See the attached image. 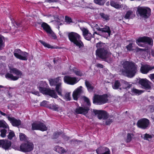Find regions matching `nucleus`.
Returning <instances> with one entry per match:
<instances>
[{
    "label": "nucleus",
    "instance_id": "obj_1",
    "mask_svg": "<svg viewBox=\"0 0 154 154\" xmlns=\"http://www.w3.org/2000/svg\"><path fill=\"white\" fill-rule=\"evenodd\" d=\"M124 69L120 70L121 74L124 75L132 78L137 71V65L132 61H125L122 64Z\"/></svg>",
    "mask_w": 154,
    "mask_h": 154
},
{
    "label": "nucleus",
    "instance_id": "obj_2",
    "mask_svg": "<svg viewBox=\"0 0 154 154\" xmlns=\"http://www.w3.org/2000/svg\"><path fill=\"white\" fill-rule=\"evenodd\" d=\"M96 54L100 58L108 63H110L111 61L110 58L111 54L106 48H98L96 51Z\"/></svg>",
    "mask_w": 154,
    "mask_h": 154
},
{
    "label": "nucleus",
    "instance_id": "obj_3",
    "mask_svg": "<svg viewBox=\"0 0 154 154\" xmlns=\"http://www.w3.org/2000/svg\"><path fill=\"white\" fill-rule=\"evenodd\" d=\"M9 69V72H8L5 75L6 78L15 81L22 75L21 71L16 68L10 67Z\"/></svg>",
    "mask_w": 154,
    "mask_h": 154
},
{
    "label": "nucleus",
    "instance_id": "obj_4",
    "mask_svg": "<svg viewBox=\"0 0 154 154\" xmlns=\"http://www.w3.org/2000/svg\"><path fill=\"white\" fill-rule=\"evenodd\" d=\"M69 40L74 44L80 48L84 46L83 42L80 40V36L76 33L72 32L69 33L68 35Z\"/></svg>",
    "mask_w": 154,
    "mask_h": 154
},
{
    "label": "nucleus",
    "instance_id": "obj_5",
    "mask_svg": "<svg viewBox=\"0 0 154 154\" xmlns=\"http://www.w3.org/2000/svg\"><path fill=\"white\" fill-rule=\"evenodd\" d=\"M60 77H59L56 79H51L49 81L50 85L51 86L56 85L55 89L58 94L62 96V88L61 83V80L60 79Z\"/></svg>",
    "mask_w": 154,
    "mask_h": 154
},
{
    "label": "nucleus",
    "instance_id": "obj_6",
    "mask_svg": "<svg viewBox=\"0 0 154 154\" xmlns=\"http://www.w3.org/2000/svg\"><path fill=\"white\" fill-rule=\"evenodd\" d=\"M137 11L139 16L144 19L148 18L150 15L151 9L148 7L139 6Z\"/></svg>",
    "mask_w": 154,
    "mask_h": 154
},
{
    "label": "nucleus",
    "instance_id": "obj_7",
    "mask_svg": "<svg viewBox=\"0 0 154 154\" xmlns=\"http://www.w3.org/2000/svg\"><path fill=\"white\" fill-rule=\"evenodd\" d=\"M84 101L86 103L87 106H85L84 107H79L75 109V112L77 114H83L85 115L88 113L89 110V107L91 106V103L89 99L86 97H84Z\"/></svg>",
    "mask_w": 154,
    "mask_h": 154
},
{
    "label": "nucleus",
    "instance_id": "obj_8",
    "mask_svg": "<svg viewBox=\"0 0 154 154\" xmlns=\"http://www.w3.org/2000/svg\"><path fill=\"white\" fill-rule=\"evenodd\" d=\"M106 94L103 95H95L93 98V103L97 105H101L106 103L108 101Z\"/></svg>",
    "mask_w": 154,
    "mask_h": 154
},
{
    "label": "nucleus",
    "instance_id": "obj_9",
    "mask_svg": "<svg viewBox=\"0 0 154 154\" xmlns=\"http://www.w3.org/2000/svg\"><path fill=\"white\" fill-rule=\"evenodd\" d=\"M34 145L32 143L27 142L22 144L20 147L17 148L16 149L26 152L32 151L33 149Z\"/></svg>",
    "mask_w": 154,
    "mask_h": 154
},
{
    "label": "nucleus",
    "instance_id": "obj_10",
    "mask_svg": "<svg viewBox=\"0 0 154 154\" xmlns=\"http://www.w3.org/2000/svg\"><path fill=\"white\" fill-rule=\"evenodd\" d=\"M14 56L20 60H26L28 54L26 52H23L19 49L15 50L14 52Z\"/></svg>",
    "mask_w": 154,
    "mask_h": 154
},
{
    "label": "nucleus",
    "instance_id": "obj_11",
    "mask_svg": "<svg viewBox=\"0 0 154 154\" xmlns=\"http://www.w3.org/2000/svg\"><path fill=\"white\" fill-rule=\"evenodd\" d=\"M38 88L41 92L44 94L48 95L51 97L55 98L58 97L56 93L55 92L54 90H51L50 89L43 88L42 87H39Z\"/></svg>",
    "mask_w": 154,
    "mask_h": 154
},
{
    "label": "nucleus",
    "instance_id": "obj_12",
    "mask_svg": "<svg viewBox=\"0 0 154 154\" xmlns=\"http://www.w3.org/2000/svg\"><path fill=\"white\" fill-rule=\"evenodd\" d=\"M136 43L140 46L144 47L143 43L146 42L150 45L152 44V41L151 38L148 37H144L138 38L136 41Z\"/></svg>",
    "mask_w": 154,
    "mask_h": 154
},
{
    "label": "nucleus",
    "instance_id": "obj_13",
    "mask_svg": "<svg viewBox=\"0 0 154 154\" xmlns=\"http://www.w3.org/2000/svg\"><path fill=\"white\" fill-rule=\"evenodd\" d=\"M32 129L40 130L42 131L47 130V128L43 123L40 122H35L32 124Z\"/></svg>",
    "mask_w": 154,
    "mask_h": 154
},
{
    "label": "nucleus",
    "instance_id": "obj_14",
    "mask_svg": "<svg viewBox=\"0 0 154 154\" xmlns=\"http://www.w3.org/2000/svg\"><path fill=\"white\" fill-rule=\"evenodd\" d=\"M149 124V120L146 118L139 120L137 123L138 127L142 129H145L147 128Z\"/></svg>",
    "mask_w": 154,
    "mask_h": 154
},
{
    "label": "nucleus",
    "instance_id": "obj_15",
    "mask_svg": "<svg viewBox=\"0 0 154 154\" xmlns=\"http://www.w3.org/2000/svg\"><path fill=\"white\" fill-rule=\"evenodd\" d=\"M64 82L68 84L73 85L77 83L79 80L76 77H71L69 76H65L63 78Z\"/></svg>",
    "mask_w": 154,
    "mask_h": 154
},
{
    "label": "nucleus",
    "instance_id": "obj_16",
    "mask_svg": "<svg viewBox=\"0 0 154 154\" xmlns=\"http://www.w3.org/2000/svg\"><path fill=\"white\" fill-rule=\"evenodd\" d=\"M139 84L143 88L146 89H151V83L146 79H141L139 81Z\"/></svg>",
    "mask_w": 154,
    "mask_h": 154
},
{
    "label": "nucleus",
    "instance_id": "obj_17",
    "mask_svg": "<svg viewBox=\"0 0 154 154\" xmlns=\"http://www.w3.org/2000/svg\"><path fill=\"white\" fill-rule=\"evenodd\" d=\"M11 145V141L6 140H0V147L5 150L9 149Z\"/></svg>",
    "mask_w": 154,
    "mask_h": 154
},
{
    "label": "nucleus",
    "instance_id": "obj_18",
    "mask_svg": "<svg viewBox=\"0 0 154 154\" xmlns=\"http://www.w3.org/2000/svg\"><path fill=\"white\" fill-rule=\"evenodd\" d=\"M41 27L43 28V29L45 30L48 34L53 37L54 38H56L54 34L51 29L50 26L47 23L45 22L41 24Z\"/></svg>",
    "mask_w": 154,
    "mask_h": 154
},
{
    "label": "nucleus",
    "instance_id": "obj_19",
    "mask_svg": "<svg viewBox=\"0 0 154 154\" xmlns=\"http://www.w3.org/2000/svg\"><path fill=\"white\" fill-rule=\"evenodd\" d=\"M93 112L95 114H98V117L99 119H106L108 118V114L107 113L103 111H98L94 109Z\"/></svg>",
    "mask_w": 154,
    "mask_h": 154
},
{
    "label": "nucleus",
    "instance_id": "obj_20",
    "mask_svg": "<svg viewBox=\"0 0 154 154\" xmlns=\"http://www.w3.org/2000/svg\"><path fill=\"white\" fill-rule=\"evenodd\" d=\"M154 69V66H151L148 65H142L140 67L141 72L144 74H146L149 71Z\"/></svg>",
    "mask_w": 154,
    "mask_h": 154
},
{
    "label": "nucleus",
    "instance_id": "obj_21",
    "mask_svg": "<svg viewBox=\"0 0 154 154\" xmlns=\"http://www.w3.org/2000/svg\"><path fill=\"white\" fill-rule=\"evenodd\" d=\"M82 86H80L73 92L72 96L74 100H77L80 94L83 93V91L82 90Z\"/></svg>",
    "mask_w": 154,
    "mask_h": 154
},
{
    "label": "nucleus",
    "instance_id": "obj_22",
    "mask_svg": "<svg viewBox=\"0 0 154 154\" xmlns=\"http://www.w3.org/2000/svg\"><path fill=\"white\" fill-rule=\"evenodd\" d=\"M7 118L13 126H18L21 124V122L20 120H17L14 117H11L9 116H8Z\"/></svg>",
    "mask_w": 154,
    "mask_h": 154
},
{
    "label": "nucleus",
    "instance_id": "obj_23",
    "mask_svg": "<svg viewBox=\"0 0 154 154\" xmlns=\"http://www.w3.org/2000/svg\"><path fill=\"white\" fill-rule=\"evenodd\" d=\"M83 35L85 39L88 40H90L92 36L90 33L89 32L88 30L84 28L82 30Z\"/></svg>",
    "mask_w": 154,
    "mask_h": 154
},
{
    "label": "nucleus",
    "instance_id": "obj_24",
    "mask_svg": "<svg viewBox=\"0 0 154 154\" xmlns=\"http://www.w3.org/2000/svg\"><path fill=\"white\" fill-rule=\"evenodd\" d=\"M100 31L102 32H106L107 37L109 36L110 35L111 31L109 26H105L103 28H100Z\"/></svg>",
    "mask_w": 154,
    "mask_h": 154
},
{
    "label": "nucleus",
    "instance_id": "obj_25",
    "mask_svg": "<svg viewBox=\"0 0 154 154\" xmlns=\"http://www.w3.org/2000/svg\"><path fill=\"white\" fill-rule=\"evenodd\" d=\"M110 4L111 5L116 9H119L121 7H123L122 5H119L115 1L111 0L110 1Z\"/></svg>",
    "mask_w": 154,
    "mask_h": 154
},
{
    "label": "nucleus",
    "instance_id": "obj_26",
    "mask_svg": "<svg viewBox=\"0 0 154 154\" xmlns=\"http://www.w3.org/2000/svg\"><path fill=\"white\" fill-rule=\"evenodd\" d=\"M1 128L8 129L9 130V127L8 125L4 120H0V129Z\"/></svg>",
    "mask_w": 154,
    "mask_h": 154
},
{
    "label": "nucleus",
    "instance_id": "obj_27",
    "mask_svg": "<svg viewBox=\"0 0 154 154\" xmlns=\"http://www.w3.org/2000/svg\"><path fill=\"white\" fill-rule=\"evenodd\" d=\"M54 149L57 152L60 154L63 153L65 152V150L64 148L58 146H56L54 148Z\"/></svg>",
    "mask_w": 154,
    "mask_h": 154
},
{
    "label": "nucleus",
    "instance_id": "obj_28",
    "mask_svg": "<svg viewBox=\"0 0 154 154\" xmlns=\"http://www.w3.org/2000/svg\"><path fill=\"white\" fill-rule=\"evenodd\" d=\"M133 14V12L131 11H128L127 12L125 16H124V17L126 19L132 18V15Z\"/></svg>",
    "mask_w": 154,
    "mask_h": 154
},
{
    "label": "nucleus",
    "instance_id": "obj_29",
    "mask_svg": "<svg viewBox=\"0 0 154 154\" xmlns=\"http://www.w3.org/2000/svg\"><path fill=\"white\" fill-rule=\"evenodd\" d=\"M85 83L88 90L90 92L92 91L93 90V86L91 85L89 82L88 81L86 80L85 81Z\"/></svg>",
    "mask_w": 154,
    "mask_h": 154
},
{
    "label": "nucleus",
    "instance_id": "obj_30",
    "mask_svg": "<svg viewBox=\"0 0 154 154\" xmlns=\"http://www.w3.org/2000/svg\"><path fill=\"white\" fill-rule=\"evenodd\" d=\"M48 107L49 109H52L54 110L58 111L59 107L58 105L56 104H50L48 106Z\"/></svg>",
    "mask_w": 154,
    "mask_h": 154
},
{
    "label": "nucleus",
    "instance_id": "obj_31",
    "mask_svg": "<svg viewBox=\"0 0 154 154\" xmlns=\"http://www.w3.org/2000/svg\"><path fill=\"white\" fill-rule=\"evenodd\" d=\"M131 91L133 93L138 95L140 94L143 92L142 90L137 89L134 88L131 89Z\"/></svg>",
    "mask_w": 154,
    "mask_h": 154
},
{
    "label": "nucleus",
    "instance_id": "obj_32",
    "mask_svg": "<svg viewBox=\"0 0 154 154\" xmlns=\"http://www.w3.org/2000/svg\"><path fill=\"white\" fill-rule=\"evenodd\" d=\"M120 85V82L118 80H116L114 84L112 85V87L114 89H117Z\"/></svg>",
    "mask_w": 154,
    "mask_h": 154
},
{
    "label": "nucleus",
    "instance_id": "obj_33",
    "mask_svg": "<svg viewBox=\"0 0 154 154\" xmlns=\"http://www.w3.org/2000/svg\"><path fill=\"white\" fill-rule=\"evenodd\" d=\"M7 129L3 128L0 129L1 132L0 136L2 137H4L6 136V133L7 132Z\"/></svg>",
    "mask_w": 154,
    "mask_h": 154
},
{
    "label": "nucleus",
    "instance_id": "obj_34",
    "mask_svg": "<svg viewBox=\"0 0 154 154\" xmlns=\"http://www.w3.org/2000/svg\"><path fill=\"white\" fill-rule=\"evenodd\" d=\"M134 136V134L132 133H128L127 135V138L126 141L127 143L130 142L132 138Z\"/></svg>",
    "mask_w": 154,
    "mask_h": 154
},
{
    "label": "nucleus",
    "instance_id": "obj_35",
    "mask_svg": "<svg viewBox=\"0 0 154 154\" xmlns=\"http://www.w3.org/2000/svg\"><path fill=\"white\" fill-rule=\"evenodd\" d=\"M123 86L124 88L128 89L130 88L132 86L131 84H130L128 82L124 81Z\"/></svg>",
    "mask_w": 154,
    "mask_h": 154
},
{
    "label": "nucleus",
    "instance_id": "obj_36",
    "mask_svg": "<svg viewBox=\"0 0 154 154\" xmlns=\"http://www.w3.org/2000/svg\"><path fill=\"white\" fill-rule=\"evenodd\" d=\"M73 72L76 75L78 76H81L85 75V73L81 71L80 70H74Z\"/></svg>",
    "mask_w": 154,
    "mask_h": 154
},
{
    "label": "nucleus",
    "instance_id": "obj_37",
    "mask_svg": "<svg viewBox=\"0 0 154 154\" xmlns=\"http://www.w3.org/2000/svg\"><path fill=\"white\" fill-rule=\"evenodd\" d=\"M100 15L102 18L106 20H109V16L107 14L101 13H100Z\"/></svg>",
    "mask_w": 154,
    "mask_h": 154
},
{
    "label": "nucleus",
    "instance_id": "obj_38",
    "mask_svg": "<svg viewBox=\"0 0 154 154\" xmlns=\"http://www.w3.org/2000/svg\"><path fill=\"white\" fill-rule=\"evenodd\" d=\"M63 98L66 100H70L71 99L70 97V93L66 92L63 96Z\"/></svg>",
    "mask_w": 154,
    "mask_h": 154
},
{
    "label": "nucleus",
    "instance_id": "obj_39",
    "mask_svg": "<svg viewBox=\"0 0 154 154\" xmlns=\"http://www.w3.org/2000/svg\"><path fill=\"white\" fill-rule=\"evenodd\" d=\"M39 42H41V43L45 47H47L48 48H53L52 47H51V46L50 45L47 44L45 42L41 40H40Z\"/></svg>",
    "mask_w": 154,
    "mask_h": 154
},
{
    "label": "nucleus",
    "instance_id": "obj_40",
    "mask_svg": "<svg viewBox=\"0 0 154 154\" xmlns=\"http://www.w3.org/2000/svg\"><path fill=\"white\" fill-rule=\"evenodd\" d=\"M4 38V37L2 35H0V50H2L4 47L3 43V40Z\"/></svg>",
    "mask_w": 154,
    "mask_h": 154
},
{
    "label": "nucleus",
    "instance_id": "obj_41",
    "mask_svg": "<svg viewBox=\"0 0 154 154\" xmlns=\"http://www.w3.org/2000/svg\"><path fill=\"white\" fill-rule=\"evenodd\" d=\"M10 132H9L8 135V138L10 140L12 139L13 137L14 136V133L13 131H10Z\"/></svg>",
    "mask_w": 154,
    "mask_h": 154
},
{
    "label": "nucleus",
    "instance_id": "obj_42",
    "mask_svg": "<svg viewBox=\"0 0 154 154\" xmlns=\"http://www.w3.org/2000/svg\"><path fill=\"white\" fill-rule=\"evenodd\" d=\"M105 45V44H104L101 42H99L96 44V46L97 48H105L104 47Z\"/></svg>",
    "mask_w": 154,
    "mask_h": 154
},
{
    "label": "nucleus",
    "instance_id": "obj_43",
    "mask_svg": "<svg viewBox=\"0 0 154 154\" xmlns=\"http://www.w3.org/2000/svg\"><path fill=\"white\" fill-rule=\"evenodd\" d=\"M91 27L93 28L97 29L98 31H100V27L97 24L93 23L91 24Z\"/></svg>",
    "mask_w": 154,
    "mask_h": 154
},
{
    "label": "nucleus",
    "instance_id": "obj_44",
    "mask_svg": "<svg viewBox=\"0 0 154 154\" xmlns=\"http://www.w3.org/2000/svg\"><path fill=\"white\" fill-rule=\"evenodd\" d=\"M113 117L112 116L110 119L107 120L106 122V124L107 125H109L113 121Z\"/></svg>",
    "mask_w": 154,
    "mask_h": 154
},
{
    "label": "nucleus",
    "instance_id": "obj_45",
    "mask_svg": "<svg viewBox=\"0 0 154 154\" xmlns=\"http://www.w3.org/2000/svg\"><path fill=\"white\" fill-rule=\"evenodd\" d=\"M152 138V136L148 134H144V138L145 140H149V139Z\"/></svg>",
    "mask_w": 154,
    "mask_h": 154
},
{
    "label": "nucleus",
    "instance_id": "obj_46",
    "mask_svg": "<svg viewBox=\"0 0 154 154\" xmlns=\"http://www.w3.org/2000/svg\"><path fill=\"white\" fill-rule=\"evenodd\" d=\"M132 45L133 44L132 43H130L126 47V48L128 51H131L132 50V48L133 47Z\"/></svg>",
    "mask_w": 154,
    "mask_h": 154
},
{
    "label": "nucleus",
    "instance_id": "obj_47",
    "mask_svg": "<svg viewBox=\"0 0 154 154\" xmlns=\"http://www.w3.org/2000/svg\"><path fill=\"white\" fill-rule=\"evenodd\" d=\"M20 139L21 141H24L26 139V136L24 134H20Z\"/></svg>",
    "mask_w": 154,
    "mask_h": 154
},
{
    "label": "nucleus",
    "instance_id": "obj_48",
    "mask_svg": "<svg viewBox=\"0 0 154 154\" xmlns=\"http://www.w3.org/2000/svg\"><path fill=\"white\" fill-rule=\"evenodd\" d=\"M65 20L66 22L68 23H70L72 22V19L71 18L66 16L65 17Z\"/></svg>",
    "mask_w": 154,
    "mask_h": 154
},
{
    "label": "nucleus",
    "instance_id": "obj_49",
    "mask_svg": "<svg viewBox=\"0 0 154 154\" xmlns=\"http://www.w3.org/2000/svg\"><path fill=\"white\" fill-rule=\"evenodd\" d=\"M61 134V133L60 132H56L54 133L53 135V138H57Z\"/></svg>",
    "mask_w": 154,
    "mask_h": 154
},
{
    "label": "nucleus",
    "instance_id": "obj_50",
    "mask_svg": "<svg viewBox=\"0 0 154 154\" xmlns=\"http://www.w3.org/2000/svg\"><path fill=\"white\" fill-rule=\"evenodd\" d=\"M48 102L45 100H44L41 102L40 103V105L41 106H45L47 104Z\"/></svg>",
    "mask_w": 154,
    "mask_h": 154
},
{
    "label": "nucleus",
    "instance_id": "obj_51",
    "mask_svg": "<svg viewBox=\"0 0 154 154\" xmlns=\"http://www.w3.org/2000/svg\"><path fill=\"white\" fill-rule=\"evenodd\" d=\"M45 1L49 3L56 2H58V0H45Z\"/></svg>",
    "mask_w": 154,
    "mask_h": 154
},
{
    "label": "nucleus",
    "instance_id": "obj_52",
    "mask_svg": "<svg viewBox=\"0 0 154 154\" xmlns=\"http://www.w3.org/2000/svg\"><path fill=\"white\" fill-rule=\"evenodd\" d=\"M149 76L151 80L154 81V74H150Z\"/></svg>",
    "mask_w": 154,
    "mask_h": 154
},
{
    "label": "nucleus",
    "instance_id": "obj_53",
    "mask_svg": "<svg viewBox=\"0 0 154 154\" xmlns=\"http://www.w3.org/2000/svg\"><path fill=\"white\" fill-rule=\"evenodd\" d=\"M96 66L97 67L101 68H103V66L102 64L100 63L97 64Z\"/></svg>",
    "mask_w": 154,
    "mask_h": 154
},
{
    "label": "nucleus",
    "instance_id": "obj_54",
    "mask_svg": "<svg viewBox=\"0 0 154 154\" xmlns=\"http://www.w3.org/2000/svg\"><path fill=\"white\" fill-rule=\"evenodd\" d=\"M48 17H52L53 18H51V20H52L53 19H54L55 18V17L54 16H52L51 14H49L46 16Z\"/></svg>",
    "mask_w": 154,
    "mask_h": 154
},
{
    "label": "nucleus",
    "instance_id": "obj_55",
    "mask_svg": "<svg viewBox=\"0 0 154 154\" xmlns=\"http://www.w3.org/2000/svg\"><path fill=\"white\" fill-rule=\"evenodd\" d=\"M63 139L66 140H68L69 139V137H67L65 135H63Z\"/></svg>",
    "mask_w": 154,
    "mask_h": 154
},
{
    "label": "nucleus",
    "instance_id": "obj_56",
    "mask_svg": "<svg viewBox=\"0 0 154 154\" xmlns=\"http://www.w3.org/2000/svg\"><path fill=\"white\" fill-rule=\"evenodd\" d=\"M32 93L36 95L39 96V93L38 91H34L32 92Z\"/></svg>",
    "mask_w": 154,
    "mask_h": 154
},
{
    "label": "nucleus",
    "instance_id": "obj_57",
    "mask_svg": "<svg viewBox=\"0 0 154 154\" xmlns=\"http://www.w3.org/2000/svg\"><path fill=\"white\" fill-rule=\"evenodd\" d=\"M0 113L1 114L2 116H7L6 114L5 113L2 112L0 110Z\"/></svg>",
    "mask_w": 154,
    "mask_h": 154
},
{
    "label": "nucleus",
    "instance_id": "obj_58",
    "mask_svg": "<svg viewBox=\"0 0 154 154\" xmlns=\"http://www.w3.org/2000/svg\"><path fill=\"white\" fill-rule=\"evenodd\" d=\"M123 6V7H121V8H123V9L124 10H127V7L126 5H122Z\"/></svg>",
    "mask_w": 154,
    "mask_h": 154
},
{
    "label": "nucleus",
    "instance_id": "obj_59",
    "mask_svg": "<svg viewBox=\"0 0 154 154\" xmlns=\"http://www.w3.org/2000/svg\"><path fill=\"white\" fill-rule=\"evenodd\" d=\"M137 51H139L140 50H143V51H145V50L144 49H140V48H137Z\"/></svg>",
    "mask_w": 154,
    "mask_h": 154
},
{
    "label": "nucleus",
    "instance_id": "obj_60",
    "mask_svg": "<svg viewBox=\"0 0 154 154\" xmlns=\"http://www.w3.org/2000/svg\"><path fill=\"white\" fill-rule=\"evenodd\" d=\"M16 24L18 26H20V23H16Z\"/></svg>",
    "mask_w": 154,
    "mask_h": 154
},
{
    "label": "nucleus",
    "instance_id": "obj_61",
    "mask_svg": "<svg viewBox=\"0 0 154 154\" xmlns=\"http://www.w3.org/2000/svg\"><path fill=\"white\" fill-rule=\"evenodd\" d=\"M152 54L153 56L154 57V51H152Z\"/></svg>",
    "mask_w": 154,
    "mask_h": 154
},
{
    "label": "nucleus",
    "instance_id": "obj_62",
    "mask_svg": "<svg viewBox=\"0 0 154 154\" xmlns=\"http://www.w3.org/2000/svg\"><path fill=\"white\" fill-rule=\"evenodd\" d=\"M4 88L3 86L0 85V88Z\"/></svg>",
    "mask_w": 154,
    "mask_h": 154
},
{
    "label": "nucleus",
    "instance_id": "obj_63",
    "mask_svg": "<svg viewBox=\"0 0 154 154\" xmlns=\"http://www.w3.org/2000/svg\"><path fill=\"white\" fill-rule=\"evenodd\" d=\"M54 63H55V60L54 59Z\"/></svg>",
    "mask_w": 154,
    "mask_h": 154
},
{
    "label": "nucleus",
    "instance_id": "obj_64",
    "mask_svg": "<svg viewBox=\"0 0 154 154\" xmlns=\"http://www.w3.org/2000/svg\"><path fill=\"white\" fill-rule=\"evenodd\" d=\"M108 4H109V2H107L106 3V4L107 5H108Z\"/></svg>",
    "mask_w": 154,
    "mask_h": 154
}]
</instances>
